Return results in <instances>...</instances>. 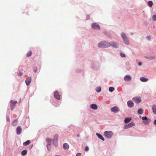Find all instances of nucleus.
Masks as SVG:
<instances>
[{
	"mask_svg": "<svg viewBox=\"0 0 156 156\" xmlns=\"http://www.w3.org/2000/svg\"><path fill=\"white\" fill-rule=\"evenodd\" d=\"M98 46L99 48H106L110 46V43L105 41H101L98 44Z\"/></svg>",
	"mask_w": 156,
	"mask_h": 156,
	"instance_id": "f257e3e1",
	"label": "nucleus"
},
{
	"mask_svg": "<svg viewBox=\"0 0 156 156\" xmlns=\"http://www.w3.org/2000/svg\"><path fill=\"white\" fill-rule=\"evenodd\" d=\"M100 64L98 61H94L91 64V68L94 70H97L99 69Z\"/></svg>",
	"mask_w": 156,
	"mask_h": 156,
	"instance_id": "f03ea898",
	"label": "nucleus"
},
{
	"mask_svg": "<svg viewBox=\"0 0 156 156\" xmlns=\"http://www.w3.org/2000/svg\"><path fill=\"white\" fill-rule=\"evenodd\" d=\"M121 37L123 39L125 44L127 45H129V41L126 34L124 33L123 32L121 34Z\"/></svg>",
	"mask_w": 156,
	"mask_h": 156,
	"instance_id": "7ed1b4c3",
	"label": "nucleus"
},
{
	"mask_svg": "<svg viewBox=\"0 0 156 156\" xmlns=\"http://www.w3.org/2000/svg\"><path fill=\"white\" fill-rule=\"evenodd\" d=\"M91 27L92 29L100 30L101 29L100 25L96 23H91Z\"/></svg>",
	"mask_w": 156,
	"mask_h": 156,
	"instance_id": "20e7f679",
	"label": "nucleus"
},
{
	"mask_svg": "<svg viewBox=\"0 0 156 156\" xmlns=\"http://www.w3.org/2000/svg\"><path fill=\"white\" fill-rule=\"evenodd\" d=\"M132 100L137 104L140 103L142 101L140 97H135L132 98Z\"/></svg>",
	"mask_w": 156,
	"mask_h": 156,
	"instance_id": "39448f33",
	"label": "nucleus"
},
{
	"mask_svg": "<svg viewBox=\"0 0 156 156\" xmlns=\"http://www.w3.org/2000/svg\"><path fill=\"white\" fill-rule=\"evenodd\" d=\"M104 134L105 136L108 138H110L113 135V133L111 131H105Z\"/></svg>",
	"mask_w": 156,
	"mask_h": 156,
	"instance_id": "423d86ee",
	"label": "nucleus"
},
{
	"mask_svg": "<svg viewBox=\"0 0 156 156\" xmlns=\"http://www.w3.org/2000/svg\"><path fill=\"white\" fill-rule=\"evenodd\" d=\"M134 126H135V123L134 122H131L125 125L123 127V129H128Z\"/></svg>",
	"mask_w": 156,
	"mask_h": 156,
	"instance_id": "0eeeda50",
	"label": "nucleus"
},
{
	"mask_svg": "<svg viewBox=\"0 0 156 156\" xmlns=\"http://www.w3.org/2000/svg\"><path fill=\"white\" fill-rule=\"evenodd\" d=\"M54 97L55 99L58 100H60L61 98L60 95L58 92L57 90H55L54 92Z\"/></svg>",
	"mask_w": 156,
	"mask_h": 156,
	"instance_id": "6e6552de",
	"label": "nucleus"
},
{
	"mask_svg": "<svg viewBox=\"0 0 156 156\" xmlns=\"http://www.w3.org/2000/svg\"><path fill=\"white\" fill-rule=\"evenodd\" d=\"M46 141L48 144L47 145V149L49 151L51 149V147H49V146H50L51 145V139L49 138H47L46 139Z\"/></svg>",
	"mask_w": 156,
	"mask_h": 156,
	"instance_id": "1a4fd4ad",
	"label": "nucleus"
},
{
	"mask_svg": "<svg viewBox=\"0 0 156 156\" xmlns=\"http://www.w3.org/2000/svg\"><path fill=\"white\" fill-rule=\"evenodd\" d=\"M16 103V101H13L12 100H11L10 101V108L11 111H12L15 107V105Z\"/></svg>",
	"mask_w": 156,
	"mask_h": 156,
	"instance_id": "9d476101",
	"label": "nucleus"
},
{
	"mask_svg": "<svg viewBox=\"0 0 156 156\" xmlns=\"http://www.w3.org/2000/svg\"><path fill=\"white\" fill-rule=\"evenodd\" d=\"M110 44V46H111L112 48H118L119 46V44L115 42H111Z\"/></svg>",
	"mask_w": 156,
	"mask_h": 156,
	"instance_id": "9b49d317",
	"label": "nucleus"
},
{
	"mask_svg": "<svg viewBox=\"0 0 156 156\" xmlns=\"http://www.w3.org/2000/svg\"><path fill=\"white\" fill-rule=\"evenodd\" d=\"M111 110L113 112L118 113L119 111V109L117 106H115L111 108Z\"/></svg>",
	"mask_w": 156,
	"mask_h": 156,
	"instance_id": "f8f14e48",
	"label": "nucleus"
},
{
	"mask_svg": "<svg viewBox=\"0 0 156 156\" xmlns=\"http://www.w3.org/2000/svg\"><path fill=\"white\" fill-rule=\"evenodd\" d=\"M58 137V136L57 134H55L54 137L53 139V144L55 145L56 147H57V140Z\"/></svg>",
	"mask_w": 156,
	"mask_h": 156,
	"instance_id": "ddd939ff",
	"label": "nucleus"
},
{
	"mask_svg": "<svg viewBox=\"0 0 156 156\" xmlns=\"http://www.w3.org/2000/svg\"><path fill=\"white\" fill-rule=\"evenodd\" d=\"M124 80L126 82L130 81L132 80V77L129 75H126L124 77Z\"/></svg>",
	"mask_w": 156,
	"mask_h": 156,
	"instance_id": "4468645a",
	"label": "nucleus"
},
{
	"mask_svg": "<svg viewBox=\"0 0 156 156\" xmlns=\"http://www.w3.org/2000/svg\"><path fill=\"white\" fill-rule=\"evenodd\" d=\"M142 119L143 120L144 123L146 125L149 124L151 121V120L147 119V118H142Z\"/></svg>",
	"mask_w": 156,
	"mask_h": 156,
	"instance_id": "2eb2a0df",
	"label": "nucleus"
},
{
	"mask_svg": "<svg viewBox=\"0 0 156 156\" xmlns=\"http://www.w3.org/2000/svg\"><path fill=\"white\" fill-rule=\"evenodd\" d=\"M128 106L129 108H132L134 107V104L133 102L131 100H129L127 102Z\"/></svg>",
	"mask_w": 156,
	"mask_h": 156,
	"instance_id": "dca6fc26",
	"label": "nucleus"
},
{
	"mask_svg": "<svg viewBox=\"0 0 156 156\" xmlns=\"http://www.w3.org/2000/svg\"><path fill=\"white\" fill-rule=\"evenodd\" d=\"M31 81V77L30 76L28 77L25 80V83L26 85L28 86L30 85Z\"/></svg>",
	"mask_w": 156,
	"mask_h": 156,
	"instance_id": "f3484780",
	"label": "nucleus"
},
{
	"mask_svg": "<svg viewBox=\"0 0 156 156\" xmlns=\"http://www.w3.org/2000/svg\"><path fill=\"white\" fill-rule=\"evenodd\" d=\"M22 128L21 126H18L16 129V133L17 135H20L21 134L22 131Z\"/></svg>",
	"mask_w": 156,
	"mask_h": 156,
	"instance_id": "a211bd4d",
	"label": "nucleus"
},
{
	"mask_svg": "<svg viewBox=\"0 0 156 156\" xmlns=\"http://www.w3.org/2000/svg\"><path fill=\"white\" fill-rule=\"evenodd\" d=\"M144 57L147 59H148L149 60H153L156 57L154 55H147V56H145Z\"/></svg>",
	"mask_w": 156,
	"mask_h": 156,
	"instance_id": "6ab92c4d",
	"label": "nucleus"
},
{
	"mask_svg": "<svg viewBox=\"0 0 156 156\" xmlns=\"http://www.w3.org/2000/svg\"><path fill=\"white\" fill-rule=\"evenodd\" d=\"M90 108L92 109L96 110L98 109V107L95 104H92L90 105Z\"/></svg>",
	"mask_w": 156,
	"mask_h": 156,
	"instance_id": "aec40b11",
	"label": "nucleus"
},
{
	"mask_svg": "<svg viewBox=\"0 0 156 156\" xmlns=\"http://www.w3.org/2000/svg\"><path fill=\"white\" fill-rule=\"evenodd\" d=\"M103 34L105 35L107 37H108L109 38H112V35L111 34L106 31H104L103 32Z\"/></svg>",
	"mask_w": 156,
	"mask_h": 156,
	"instance_id": "412c9836",
	"label": "nucleus"
},
{
	"mask_svg": "<svg viewBox=\"0 0 156 156\" xmlns=\"http://www.w3.org/2000/svg\"><path fill=\"white\" fill-rule=\"evenodd\" d=\"M140 80L141 81L144 82L147 81L148 80V78L143 77H140Z\"/></svg>",
	"mask_w": 156,
	"mask_h": 156,
	"instance_id": "4be33fe9",
	"label": "nucleus"
},
{
	"mask_svg": "<svg viewBox=\"0 0 156 156\" xmlns=\"http://www.w3.org/2000/svg\"><path fill=\"white\" fill-rule=\"evenodd\" d=\"M60 104L61 103L59 101H57L56 102H54L52 103L53 105H54V106H55V107H58L59 106Z\"/></svg>",
	"mask_w": 156,
	"mask_h": 156,
	"instance_id": "5701e85b",
	"label": "nucleus"
},
{
	"mask_svg": "<svg viewBox=\"0 0 156 156\" xmlns=\"http://www.w3.org/2000/svg\"><path fill=\"white\" fill-rule=\"evenodd\" d=\"M96 135L98 136V137L100 139L102 140L103 141L105 140V139L100 134L97 133H96Z\"/></svg>",
	"mask_w": 156,
	"mask_h": 156,
	"instance_id": "b1692460",
	"label": "nucleus"
},
{
	"mask_svg": "<svg viewBox=\"0 0 156 156\" xmlns=\"http://www.w3.org/2000/svg\"><path fill=\"white\" fill-rule=\"evenodd\" d=\"M152 109L153 113L156 115V106L155 104L153 105Z\"/></svg>",
	"mask_w": 156,
	"mask_h": 156,
	"instance_id": "393cba45",
	"label": "nucleus"
},
{
	"mask_svg": "<svg viewBox=\"0 0 156 156\" xmlns=\"http://www.w3.org/2000/svg\"><path fill=\"white\" fill-rule=\"evenodd\" d=\"M63 147L65 149H68L69 148V146L67 143H65L63 145Z\"/></svg>",
	"mask_w": 156,
	"mask_h": 156,
	"instance_id": "a878e982",
	"label": "nucleus"
},
{
	"mask_svg": "<svg viewBox=\"0 0 156 156\" xmlns=\"http://www.w3.org/2000/svg\"><path fill=\"white\" fill-rule=\"evenodd\" d=\"M131 120V118H126L124 120V122L126 123H127L130 122Z\"/></svg>",
	"mask_w": 156,
	"mask_h": 156,
	"instance_id": "bb28decb",
	"label": "nucleus"
},
{
	"mask_svg": "<svg viewBox=\"0 0 156 156\" xmlns=\"http://www.w3.org/2000/svg\"><path fill=\"white\" fill-rule=\"evenodd\" d=\"M101 87L99 86L96 87L95 88V90L98 93L100 92L101 91Z\"/></svg>",
	"mask_w": 156,
	"mask_h": 156,
	"instance_id": "cd10ccee",
	"label": "nucleus"
},
{
	"mask_svg": "<svg viewBox=\"0 0 156 156\" xmlns=\"http://www.w3.org/2000/svg\"><path fill=\"white\" fill-rule=\"evenodd\" d=\"M144 112V111L142 108H139L138 110L137 113L139 115L142 114Z\"/></svg>",
	"mask_w": 156,
	"mask_h": 156,
	"instance_id": "c85d7f7f",
	"label": "nucleus"
},
{
	"mask_svg": "<svg viewBox=\"0 0 156 156\" xmlns=\"http://www.w3.org/2000/svg\"><path fill=\"white\" fill-rule=\"evenodd\" d=\"M31 142L30 140H28L26 142H24L23 144V145L24 146H26L29 144Z\"/></svg>",
	"mask_w": 156,
	"mask_h": 156,
	"instance_id": "c756f323",
	"label": "nucleus"
},
{
	"mask_svg": "<svg viewBox=\"0 0 156 156\" xmlns=\"http://www.w3.org/2000/svg\"><path fill=\"white\" fill-rule=\"evenodd\" d=\"M147 5L149 7H152L153 5V2L152 1H148L147 2Z\"/></svg>",
	"mask_w": 156,
	"mask_h": 156,
	"instance_id": "7c9ffc66",
	"label": "nucleus"
},
{
	"mask_svg": "<svg viewBox=\"0 0 156 156\" xmlns=\"http://www.w3.org/2000/svg\"><path fill=\"white\" fill-rule=\"evenodd\" d=\"M115 90V88L113 87H110L108 89V90L111 92H112Z\"/></svg>",
	"mask_w": 156,
	"mask_h": 156,
	"instance_id": "2f4dec72",
	"label": "nucleus"
},
{
	"mask_svg": "<svg viewBox=\"0 0 156 156\" xmlns=\"http://www.w3.org/2000/svg\"><path fill=\"white\" fill-rule=\"evenodd\" d=\"M27 150H24L22 151L21 154L23 155L24 156L27 154Z\"/></svg>",
	"mask_w": 156,
	"mask_h": 156,
	"instance_id": "473e14b6",
	"label": "nucleus"
},
{
	"mask_svg": "<svg viewBox=\"0 0 156 156\" xmlns=\"http://www.w3.org/2000/svg\"><path fill=\"white\" fill-rule=\"evenodd\" d=\"M32 54V52L31 51H30L27 53L26 56L28 57H30L31 56Z\"/></svg>",
	"mask_w": 156,
	"mask_h": 156,
	"instance_id": "72a5a7b5",
	"label": "nucleus"
},
{
	"mask_svg": "<svg viewBox=\"0 0 156 156\" xmlns=\"http://www.w3.org/2000/svg\"><path fill=\"white\" fill-rule=\"evenodd\" d=\"M17 124V120H15L13 121L12 123V125L14 126H16Z\"/></svg>",
	"mask_w": 156,
	"mask_h": 156,
	"instance_id": "f704fd0d",
	"label": "nucleus"
},
{
	"mask_svg": "<svg viewBox=\"0 0 156 156\" xmlns=\"http://www.w3.org/2000/svg\"><path fill=\"white\" fill-rule=\"evenodd\" d=\"M120 55L123 58H124L126 57V55L122 53V52H120Z\"/></svg>",
	"mask_w": 156,
	"mask_h": 156,
	"instance_id": "c9c22d12",
	"label": "nucleus"
},
{
	"mask_svg": "<svg viewBox=\"0 0 156 156\" xmlns=\"http://www.w3.org/2000/svg\"><path fill=\"white\" fill-rule=\"evenodd\" d=\"M82 71V70L80 69H78L76 70V72L78 73H81Z\"/></svg>",
	"mask_w": 156,
	"mask_h": 156,
	"instance_id": "e433bc0d",
	"label": "nucleus"
},
{
	"mask_svg": "<svg viewBox=\"0 0 156 156\" xmlns=\"http://www.w3.org/2000/svg\"><path fill=\"white\" fill-rule=\"evenodd\" d=\"M37 69L36 67H35L33 68V71L35 73H36L37 72Z\"/></svg>",
	"mask_w": 156,
	"mask_h": 156,
	"instance_id": "4c0bfd02",
	"label": "nucleus"
},
{
	"mask_svg": "<svg viewBox=\"0 0 156 156\" xmlns=\"http://www.w3.org/2000/svg\"><path fill=\"white\" fill-rule=\"evenodd\" d=\"M152 20L154 21L156 20V15H154L153 16Z\"/></svg>",
	"mask_w": 156,
	"mask_h": 156,
	"instance_id": "58836bf2",
	"label": "nucleus"
},
{
	"mask_svg": "<svg viewBox=\"0 0 156 156\" xmlns=\"http://www.w3.org/2000/svg\"><path fill=\"white\" fill-rule=\"evenodd\" d=\"M23 75V73L22 72H21L20 71H19L18 74V76H21Z\"/></svg>",
	"mask_w": 156,
	"mask_h": 156,
	"instance_id": "ea45409f",
	"label": "nucleus"
},
{
	"mask_svg": "<svg viewBox=\"0 0 156 156\" xmlns=\"http://www.w3.org/2000/svg\"><path fill=\"white\" fill-rule=\"evenodd\" d=\"M146 38L149 41H150L151 39L150 37L148 36H147Z\"/></svg>",
	"mask_w": 156,
	"mask_h": 156,
	"instance_id": "a19ab883",
	"label": "nucleus"
},
{
	"mask_svg": "<svg viewBox=\"0 0 156 156\" xmlns=\"http://www.w3.org/2000/svg\"><path fill=\"white\" fill-rule=\"evenodd\" d=\"M89 148L88 147H86L85 148V151H88L89 150Z\"/></svg>",
	"mask_w": 156,
	"mask_h": 156,
	"instance_id": "79ce46f5",
	"label": "nucleus"
},
{
	"mask_svg": "<svg viewBox=\"0 0 156 156\" xmlns=\"http://www.w3.org/2000/svg\"><path fill=\"white\" fill-rule=\"evenodd\" d=\"M148 23L147 22H145L144 23V25H145L146 26H147L148 24Z\"/></svg>",
	"mask_w": 156,
	"mask_h": 156,
	"instance_id": "37998d69",
	"label": "nucleus"
},
{
	"mask_svg": "<svg viewBox=\"0 0 156 156\" xmlns=\"http://www.w3.org/2000/svg\"><path fill=\"white\" fill-rule=\"evenodd\" d=\"M142 65V62H139L138 63V65L139 66H141Z\"/></svg>",
	"mask_w": 156,
	"mask_h": 156,
	"instance_id": "c03bdc74",
	"label": "nucleus"
},
{
	"mask_svg": "<svg viewBox=\"0 0 156 156\" xmlns=\"http://www.w3.org/2000/svg\"><path fill=\"white\" fill-rule=\"evenodd\" d=\"M81 153H78L76 154V156H81Z\"/></svg>",
	"mask_w": 156,
	"mask_h": 156,
	"instance_id": "a18cd8bd",
	"label": "nucleus"
},
{
	"mask_svg": "<svg viewBox=\"0 0 156 156\" xmlns=\"http://www.w3.org/2000/svg\"><path fill=\"white\" fill-rule=\"evenodd\" d=\"M87 20H90V17L88 15L87 16V19H86Z\"/></svg>",
	"mask_w": 156,
	"mask_h": 156,
	"instance_id": "49530a36",
	"label": "nucleus"
},
{
	"mask_svg": "<svg viewBox=\"0 0 156 156\" xmlns=\"http://www.w3.org/2000/svg\"><path fill=\"white\" fill-rule=\"evenodd\" d=\"M154 125H156V119L154 121Z\"/></svg>",
	"mask_w": 156,
	"mask_h": 156,
	"instance_id": "de8ad7c7",
	"label": "nucleus"
},
{
	"mask_svg": "<svg viewBox=\"0 0 156 156\" xmlns=\"http://www.w3.org/2000/svg\"><path fill=\"white\" fill-rule=\"evenodd\" d=\"M133 33L132 32H131L130 33V34L131 35H133Z\"/></svg>",
	"mask_w": 156,
	"mask_h": 156,
	"instance_id": "09e8293b",
	"label": "nucleus"
},
{
	"mask_svg": "<svg viewBox=\"0 0 156 156\" xmlns=\"http://www.w3.org/2000/svg\"><path fill=\"white\" fill-rule=\"evenodd\" d=\"M77 137H79L80 136V135L79 134H78L77 135Z\"/></svg>",
	"mask_w": 156,
	"mask_h": 156,
	"instance_id": "8fccbe9b",
	"label": "nucleus"
},
{
	"mask_svg": "<svg viewBox=\"0 0 156 156\" xmlns=\"http://www.w3.org/2000/svg\"><path fill=\"white\" fill-rule=\"evenodd\" d=\"M33 145H32L30 147V149H31L33 147Z\"/></svg>",
	"mask_w": 156,
	"mask_h": 156,
	"instance_id": "3c124183",
	"label": "nucleus"
},
{
	"mask_svg": "<svg viewBox=\"0 0 156 156\" xmlns=\"http://www.w3.org/2000/svg\"><path fill=\"white\" fill-rule=\"evenodd\" d=\"M143 117H146V116H143Z\"/></svg>",
	"mask_w": 156,
	"mask_h": 156,
	"instance_id": "603ef678",
	"label": "nucleus"
},
{
	"mask_svg": "<svg viewBox=\"0 0 156 156\" xmlns=\"http://www.w3.org/2000/svg\"><path fill=\"white\" fill-rule=\"evenodd\" d=\"M139 117H141V116H139Z\"/></svg>",
	"mask_w": 156,
	"mask_h": 156,
	"instance_id": "864d4df0",
	"label": "nucleus"
}]
</instances>
